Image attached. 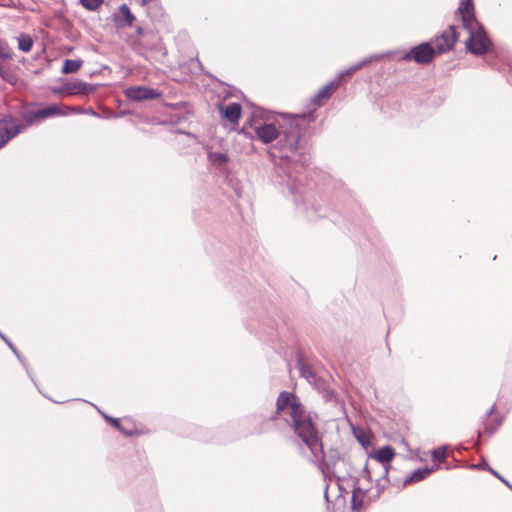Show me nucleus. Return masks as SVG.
I'll list each match as a JSON object with an SVG mask.
<instances>
[{"instance_id": "20", "label": "nucleus", "mask_w": 512, "mask_h": 512, "mask_svg": "<svg viewBox=\"0 0 512 512\" xmlns=\"http://www.w3.org/2000/svg\"><path fill=\"white\" fill-rule=\"evenodd\" d=\"M82 65L81 60L66 59L62 66V73L71 74L77 72Z\"/></svg>"}, {"instance_id": "16", "label": "nucleus", "mask_w": 512, "mask_h": 512, "mask_svg": "<svg viewBox=\"0 0 512 512\" xmlns=\"http://www.w3.org/2000/svg\"><path fill=\"white\" fill-rule=\"evenodd\" d=\"M495 409H496V404L494 403L491 406V408L485 413V419H488L494 413ZM501 424H502L501 419H497V420H494L491 422H487V420H485L484 433H487L488 435L494 434L498 430V428L501 426Z\"/></svg>"}, {"instance_id": "19", "label": "nucleus", "mask_w": 512, "mask_h": 512, "mask_svg": "<svg viewBox=\"0 0 512 512\" xmlns=\"http://www.w3.org/2000/svg\"><path fill=\"white\" fill-rule=\"evenodd\" d=\"M17 42L18 49L24 53L30 52L34 44L32 37L26 33H21L17 37Z\"/></svg>"}, {"instance_id": "27", "label": "nucleus", "mask_w": 512, "mask_h": 512, "mask_svg": "<svg viewBox=\"0 0 512 512\" xmlns=\"http://www.w3.org/2000/svg\"><path fill=\"white\" fill-rule=\"evenodd\" d=\"M0 338L5 342V345H8V347L17 356V358L24 364V358L22 357V355L19 353V351L16 349L13 343L2 332H0Z\"/></svg>"}, {"instance_id": "37", "label": "nucleus", "mask_w": 512, "mask_h": 512, "mask_svg": "<svg viewBox=\"0 0 512 512\" xmlns=\"http://www.w3.org/2000/svg\"><path fill=\"white\" fill-rule=\"evenodd\" d=\"M358 441H359L362 445H364V441H363L361 438H359V437H358Z\"/></svg>"}, {"instance_id": "12", "label": "nucleus", "mask_w": 512, "mask_h": 512, "mask_svg": "<svg viewBox=\"0 0 512 512\" xmlns=\"http://www.w3.org/2000/svg\"><path fill=\"white\" fill-rule=\"evenodd\" d=\"M134 20L135 17L126 4H122L118 8V12L114 15V21L117 27L132 26Z\"/></svg>"}, {"instance_id": "35", "label": "nucleus", "mask_w": 512, "mask_h": 512, "mask_svg": "<svg viewBox=\"0 0 512 512\" xmlns=\"http://www.w3.org/2000/svg\"><path fill=\"white\" fill-rule=\"evenodd\" d=\"M136 32L138 35H142L144 33V30L142 27L139 26V27H137Z\"/></svg>"}, {"instance_id": "23", "label": "nucleus", "mask_w": 512, "mask_h": 512, "mask_svg": "<svg viewBox=\"0 0 512 512\" xmlns=\"http://www.w3.org/2000/svg\"><path fill=\"white\" fill-rule=\"evenodd\" d=\"M447 457V447L442 446L432 451V458L437 462H444Z\"/></svg>"}, {"instance_id": "22", "label": "nucleus", "mask_w": 512, "mask_h": 512, "mask_svg": "<svg viewBox=\"0 0 512 512\" xmlns=\"http://www.w3.org/2000/svg\"><path fill=\"white\" fill-rule=\"evenodd\" d=\"M13 51L5 40L0 39V59H12Z\"/></svg>"}, {"instance_id": "25", "label": "nucleus", "mask_w": 512, "mask_h": 512, "mask_svg": "<svg viewBox=\"0 0 512 512\" xmlns=\"http://www.w3.org/2000/svg\"><path fill=\"white\" fill-rule=\"evenodd\" d=\"M287 176H288L289 180L291 181L288 183L291 194L297 195L298 193H301L297 187V185L299 183V179L294 177L292 172H288Z\"/></svg>"}, {"instance_id": "3", "label": "nucleus", "mask_w": 512, "mask_h": 512, "mask_svg": "<svg viewBox=\"0 0 512 512\" xmlns=\"http://www.w3.org/2000/svg\"><path fill=\"white\" fill-rule=\"evenodd\" d=\"M464 28L469 33V38L466 41L467 50L474 55H483L487 53L491 42L484 27L476 20V23H471V25Z\"/></svg>"}, {"instance_id": "31", "label": "nucleus", "mask_w": 512, "mask_h": 512, "mask_svg": "<svg viewBox=\"0 0 512 512\" xmlns=\"http://www.w3.org/2000/svg\"><path fill=\"white\" fill-rule=\"evenodd\" d=\"M361 506H362V501H359V502L357 501L356 492L354 491L353 495H352V508L359 509Z\"/></svg>"}, {"instance_id": "4", "label": "nucleus", "mask_w": 512, "mask_h": 512, "mask_svg": "<svg viewBox=\"0 0 512 512\" xmlns=\"http://www.w3.org/2000/svg\"><path fill=\"white\" fill-rule=\"evenodd\" d=\"M439 55L435 48L429 42H423L412 47L401 59L404 61H415L417 64L427 65Z\"/></svg>"}, {"instance_id": "1", "label": "nucleus", "mask_w": 512, "mask_h": 512, "mask_svg": "<svg viewBox=\"0 0 512 512\" xmlns=\"http://www.w3.org/2000/svg\"><path fill=\"white\" fill-rule=\"evenodd\" d=\"M288 409L289 426L294 434L305 444L316 460L324 458L323 444L316 425L317 415L308 411L300 398L293 392L282 391L276 400V411L272 419H276Z\"/></svg>"}, {"instance_id": "24", "label": "nucleus", "mask_w": 512, "mask_h": 512, "mask_svg": "<svg viewBox=\"0 0 512 512\" xmlns=\"http://www.w3.org/2000/svg\"><path fill=\"white\" fill-rule=\"evenodd\" d=\"M104 418L109 422L111 423L116 429H118L120 432H122L123 434L125 435H132L133 432L132 431H128L126 429H124L122 426H121V423L119 421V419L117 418H113V417H110L108 415H104Z\"/></svg>"}, {"instance_id": "30", "label": "nucleus", "mask_w": 512, "mask_h": 512, "mask_svg": "<svg viewBox=\"0 0 512 512\" xmlns=\"http://www.w3.org/2000/svg\"><path fill=\"white\" fill-rule=\"evenodd\" d=\"M72 112L87 113V114L92 115V116H95V117H98V116H99V115L97 114V112H96L93 108H89V109H87L86 111L81 110L80 108H72Z\"/></svg>"}, {"instance_id": "8", "label": "nucleus", "mask_w": 512, "mask_h": 512, "mask_svg": "<svg viewBox=\"0 0 512 512\" xmlns=\"http://www.w3.org/2000/svg\"><path fill=\"white\" fill-rule=\"evenodd\" d=\"M457 39L458 35L455 31V26L450 25L441 33L440 36L436 38V45L434 48L439 55L443 54L453 49Z\"/></svg>"}, {"instance_id": "9", "label": "nucleus", "mask_w": 512, "mask_h": 512, "mask_svg": "<svg viewBox=\"0 0 512 512\" xmlns=\"http://www.w3.org/2000/svg\"><path fill=\"white\" fill-rule=\"evenodd\" d=\"M257 138L264 144L273 142L279 136L280 126L276 127L273 123H262L254 128Z\"/></svg>"}, {"instance_id": "26", "label": "nucleus", "mask_w": 512, "mask_h": 512, "mask_svg": "<svg viewBox=\"0 0 512 512\" xmlns=\"http://www.w3.org/2000/svg\"><path fill=\"white\" fill-rule=\"evenodd\" d=\"M104 0H80L81 4L89 11H95Z\"/></svg>"}, {"instance_id": "28", "label": "nucleus", "mask_w": 512, "mask_h": 512, "mask_svg": "<svg viewBox=\"0 0 512 512\" xmlns=\"http://www.w3.org/2000/svg\"><path fill=\"white\" fill-rule=\"evenodd\" d=\"M0 76L2 77L3 80H5L6 82H8L12 85H14L17 82V77L8 71H5L1 66H0Z\"/></svg>"}, {"instance_id": "15", "label": "nucleus", "mask_w": 512, "mask_h": 512, "mask_svg": "<svg viewBox=\"0 0 512 512\" xmlns=\"http://www.w3.org/2000/svg\"><path fill=\"white\" fill-rule=\"evenodd\" d=\"M338 83L332 81L327 83L323 88H321L315 96L312 98V102L316 105H322V103L329 99L332 92L337 88Z\"/></svg>"}, {"instance_id": "10", "label": "nucleus", "mask_w": 512, "mask_h": 512, "mask_svg": "<svg viewBox=\"0 0 512 512\" xmlns=\"http://www.w3.org/2000/svg\"><path fill=\"white\" fill-rule=\"evenodd\" d=\"M458 13L461 16L463 27L476 23L473 0H461Z\"/></svg>"}, {"instance_id": "29", "label": "nucleus", "mask_w": 512, "mask_h": 512, "mask_svg": "<svg viewBox=\"0 0 512 512\" xmlns=\"http://www.w3.org/2000/svg\"><path fill=\"white\" fill-rule=\"evenodd\" d=\"M213 158L215 161H218V162H221V163H226L228 162V156L224 153H220V152H217V153H214L213 154Z\"/></svg>"}, {"instance_id": "18", "label": "nucleus", "mask_w": 512, "mask_h": 512, "mask_svg": "<svg viewBox=\"0 0 512 512\" xmlns=\"http://www.w3.org/2000/svg\"><path fill=\"white\" fill-rule=\"evenodd\" d=\"M373 59H378V56L367 57V58L363 59L362 61L350 66L346 70L339 73V78H342L344 76H352L355 72H357L358 70H360L361 68H363L364 66L369 64Z\"/></svg>"}, {"instance_id": "21", "label": "nucleus", "mask_w": 512, "mask_h": 512, "mask_svg": "<svg viewBox=\"0 0 512 512\" xmlns=\"http://www.w3.org/2000/svg\"><path fill=\"white\" fill-rule=\"evenodd\" d=\"M298 368L302 377L307 379L309 382L316 379L314 371L306 365L301 359L298 360Z\"/></svg>"}, {"instance_id": "38", "label": "nucleus", "mask_w": 512, "mask_h": 512, "mask_svg": "<svg viewBox=\"0 0 512 512\" xmlns=\"http://www.w3.org/2000/svg\"><path fill=\"white\" fill-rule=\"evenodd\" d=\"M511 490H512V485L509 483V485H507Z\"/></svg>"}, {"instance_id": "33", "label": "nucleus", "mask_w": 512, "mask_h": 512, "mask_svg": "<svg viewBox=\"0 0 512 512\" xmlns=\"http://www.w3.org/2000/svg\"><path fill=\"white\" fill-rule=\"evenodd\" d=\"M476 467L480 468V469H486L488 471H490V469H492L487 462H482L480 464H478Z\"/></svg>"}, {"instance_id": "32", "label": "nucleus", "mask_w": 512, "mask_h": 512, "mask_svg": "<svg viewBox=\"0 0 512 512\" xmlns=\"http://www.w3.org/2000/svg\"><path fill=\"white\" fill-rule=\"evenodd\" d=\"M490 472L499 480H501L505 485H509V482L506 479H504L497 471H495L494 469H490Z\"/></svg>"}, {"instance_id": "11", "label": "nucleus", "mask_w": 512, "mask_h": 512, "mask_svg": "<svg viewBox=\"0 0 512 512\" xmlns=\"http://www.w3.org/2000/svg\"><path fill=\"white\" fill-rule=\"evenodd\" d=\"M395 456V451L390 445H385L374 451L372 457L383 465L385 475L388 474V465Z\"/></svg>"}, {"instance_id": "14", "label": "nucleus", "mask_w": 512, "mask_h": 512, "mask_svg": "<svg viewBox=\"0 0 512 512\" xmlns=\"http://www.w3.org/2000/svg\"><path fill=\"white\" fill-rule=\"evenodd\" d=\"M241 105L233 102L221 108L222 116L231 123H237L241 117Z\"/></svg>"}, {"instance_id": "2", "label": "nucleus", "mask_w": 512, "mask_h": 512, "mask_svg": "<svg viewBox=\"0 0 512 512\" xmlns=\"http://www.w3.org/2000/svg\"><path fill=\"white\" fill-rule=\"evenodd\" d=\"M300 117H293L280 125L279 136L274 146V150L279 152L280 159H294L301 166L308 167L310 164V156L305 152L298 151L299 141L301 138Z\"/></svg>"}, {"instance_id": "17", "label": "nucleus", "mask_w": 512, "mask_h": 512, "mask_svg": "<svg viewBox=\"0 0 512 512\" xmlns=\"http://www.w3.org/2000/svg\"><path fill=\"white\" fill-rule=\"evenodd\" d=\"M434 471V468L424 467L416 469L409 477L404 481L405 484L412 482H419L424 480L428 475Z\"/></svg>"}, {"instance_id": "36", "label": "nucleus", "mask_w": 512, "mask_h": 512, "mask_svg": "<svg viewBox=\"0 0 512 512\" xmlns=\"http://www.w3.org/2000/svg\"><path fill=\"white\" fill-rule=\"evenodd\" d=\"M325 498H326V500L328 501V487H327V488H326V490H325Z\"/></svg>"}, {"instance_id": "13", "label": "nucleus", "mask_w": 512, "mask_h": 512, "mask_svg": "<svg viewBox=\"0 0 512 512\" xmlns=\"http://www.w3.org/2000/svg\"><path fill=\"white\" fill-rule=\"evenodd\" d=\"M95 90L94 86L92 84L83 82L81 80H75L74 82H71L66 85V91L68 94L75 95V94H82V95H88L89 93L93 92Z\"/></svg>"}, {"instance_id": "7", "label": "nucleus", "mask_w": 512, "mask_h": 512, "mask_svg": "<svg viewBox=\"0 0 512 512\" xmlns=\"http://www.w3.org/2000/svg\"><path fill=\"white\" fill-rule=\"evenodd\" d=\"M125 96L133 101H146L153 100L161 97V93L153 88L145 87V86H131L125 89Z\"/></svg>"}, {"instance_id": "5", "label": "nucleus", "mask_w": 512, "mask_h": 512, "mask_svg": "<svg viewBox=\"0 0 512 512\" xmlns=\"http://www.w3.org/2000/svg\"><path fill=\"white\" fill-rule=\"evenodd\" d=\"M70 112H72V108L70 107H64L62 109L60 106L52 104L42 109L26 113L25 119L28 124H31L39 119H45L56 115H67Z\"/></svg>"}, {"instance_id": "34", "label": "nucleus", "mask_w": 512, "mask_h": 512, "mask_svg": "<svg viewBox=\"0 0 512 512\" xmlns=\"http://www.w3.org/2000/svg\"><path fill=\"white\" fill-rule=\"evenodd\" d=\"M7 143H8V141H7V140H5L4 138L0 137V149H1L2 147H4Z\"/></svg>"}, {"instance_id": "6", "label": "nucleus", "mask_w": 512, "mask_h": 512, "mask_svg": "<svg viewBox=\"0 0 512 512\" xmlns=\"http://www.w3.org/2000/svg\"><path fill=\"white\" fill-rule=\"evenodd\" d=\"M25 125L12 116H5L0 119V137L8 142L16 137Z\"/></svg>"}]
</instances>
